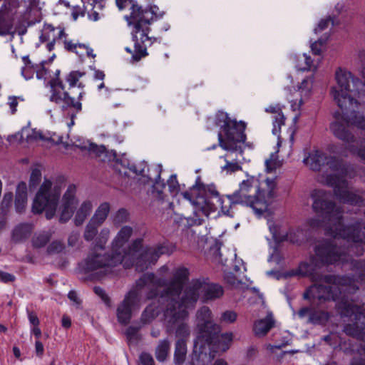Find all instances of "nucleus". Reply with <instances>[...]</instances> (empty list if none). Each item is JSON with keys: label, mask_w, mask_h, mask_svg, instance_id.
<instances>
[{"label": "nucleus", "mask_w": 365, "mask_h": 365, "mask_svg": "<svg viewBox=\"0 0 365 365\" xmlns=\"http://www.w3.org/2000/svg\"><path fill=\"white\" fill-rule=\"evenodd\" d=\"M312 209L317 216L309 220L312 227H322L333 238L326 240L316 245L315 255L309 262L299 264L295 272L290 275L319 277L317 269L323 266L344 264L349 262L352 255L361 256L364 252L365 222L356 220L350 224L343 223L344 210L333 200L330 191L317 189L311 194ZM365 215V210H364Z\"/></svg>", "instance_id": "f257e3e1"}, {"label": "nucleus", "mask_w": 365, "mask_h": 365, "mask_svg": "<svg viewBox=\"0 0 365 365\" xmlns=\"http://www.w3.org/2000/svg\"><path fill=\"white\" fill-rule=\"evenodd\" d=\"M351 269L355 275L335 276L331 274L314 277L316 283L310 286L304 294L306 299L319 301L333 300L341 317H348L354 320L344 327L346 335L365 338V308L356 304L352 299H348L347 294L354 293L359 289V282L365 281V259L349 258Z\"/></svg>", "instance_id": "f03ea898"}, {"label": "nucleus", "mask_w": 365, "mask_h": 365, "mask_svg": "<svg viewBox=\"0 0 365 365\" xmlns=\"http://www.w3.org/2000/svg\"><path fill=\"white\" fill-rule=\"evenodd\" d=\"M188 274L187 268L180 267L175 270L170 281L166 279V285L156 289L158 294L155 297L159 294L158 302L161 307L158 309L153 304L148 305L141 314L140 320L143 324L150 323L158 316L160 311L164 312L165 319L170 324L187 317L186 309L195 304L201 288V283L198 280L192 281L185 289L180 297L184 284L188 279Z\"/></svg>", "instance_id": "7ed1b4c3"}, {"label": "nucleus", "mask_w": 365, "mask_h": 365, "mask_svg": "<svg viewBox=\"0 0 365 365\" xmlns=\"http://www.w3.org/2000/svg\"><path fill=\"white\" fill-rule=\"evenodd\" d=\"M115 4L120 11L127 7L130 10V14L125 16V19L128 25L133 26L131 34L134 50L129 47L125 50L131 54V63L138 62L148 55V46L157 40L155 37L148 36L151 30L150 26L153 21L161 19L165 12L156 5L143 8L135 0H115Z\"/></svg>", "instance_id": "20e7f679"}, {"label": "nucleus", "mask_w": 365, "mask_h": 365, "mask_svg": "<svg viewBox=\"0 0 365 365\" xmlns=\"http://www.w3.org/2000/svg\"><path fill=\"white\" fill-rule=\"evenodd\" d=\"M133 232L131 227L123 226L111 242L110 251L119 255L125 268L135 265L137 271L143 272L155 264L161 255L170 253L169 247L165 244L143 248L142 238H137L130 245L128 244Z\"/></svg>", "instance_id": "39448f33"}, {"label": "nucleus", "mask_w": 365, "mask_h": 365, "mask_svg": "<svg viewBox=\"0 0 365 365\" xmlns=\"http://www.w3.org/2000/svg\"><path fill=\"white\" fill-rule=\"evenodd\" d=\"M264 187H259V181L254 177L243 180L239 190L227 195L232 204H242L250 207L255 214L261 216L267 211L268 206L276 197V178H267Z\"/></svg>", "instance_id": "423d86ee"}, {"label": "nucleus", "mask_w": 365, "mask_h": 365, "mask_svg": "<svg viewBox=\"0 0 365 365\" xmlns=\"http://www.w3.org/2000/svg\"><path fill=\"white\" fill-rule=\"evenodd\" d=\"M166 285V279L157 278L153 273L143 274L135 282V287L130 289L118 305L116 311L118 321L121 324H128L132 317V312L138 309L145 292V299L155 298L158 294V287Z\"/></svg>", "instance_id": "0eeeda50"}, {"label": "nucleus", "mask_w": 365, "mask_h": 365, "mask_svg": "<svg viewBox=\"0 0 365 365\" xmlns=\"http://www.w3.org/2000/svg\"><path fill=\"white\" fill-rule=\"evenodd\" d=\"M335 81L336 86L331 88L334 101L346 114L355 113L359 106L356 98L361 97L363 82L351 71L341 67L335 71Z\"/></svg>", "instance_id": "6e6552de"}, {"label": "nucleus", "mask_w": 365, "mask_h": 365, "mask_svg": "<svg viewBox=\"0 0 365 365\" xmlns=\"http://www.w3.org/2000/svg\"><path fill=\"white\" fill-rule=\"evenodd\" d=\"M215 121L222 129V132L218 133L220 147L225 150H235L237 155H241L243 153L242 145L246 140L245 123L232 120L227 113L222 111L215 115Z\"/></svg>", "instance_id": "1a4fd4ad"}, {"label": "nucleus", "mask_w": 365, "mask_h": 365, "mask_svg": "<svg viewBox=\"0 0 365 365\" xmlns=\"http://www.w3.org/2000/svg\"><path fill=\"white\" fill-rule=\"evenodd\" d=\"M123 264L118 255H114L111 251L92 247L86 257L80 262L78 269L81 273L89 274L90 272L100 270L103 275L110 272L112 267Z\"/></svg>", "instance_id": "9d476101"}, {"label": "nucleus", "mask_w": 365, "mask_h": 365, "mask_svg": "<svg viewBox=\"0 0 365 365\" xmlns=\"http://www.w3.org/2000/svg\"><path fill=\"white\" fill-rule=\"evenodd\" d=\"M60 195V187H53L52 182L45 179L34 199L32 212L40 214L45 211L46 219H52L55 216Z\"/></svg>", "instance_id": "9b49d317"}, {"label": "nucleus", "mask_w": 365, "mask_h": 365, "mask_svg": "<svg viewBox=\"0 0 365 365\" xmlns=\"http://www.w3.org/2000/svg\"><path fill=\"white\" fill-rule=\"evenodd\" d=\"M318 181L333 188L334 195L341 202L351 205L364 206L365 200L360 194L365 193L364 190L351 192L348 190L349 182L346 179L336 175L322 173L318 176Z\"/></svg>", "instance_id": "f8f14e48"}, {"label": "nucleus", "mask_w": 365, "mask_h": 365, "mask_svg": "<svg viewBox=\"0 0 365 365\" xmlns=\"http://www.w3.org/2000/svg\"><path fill=\"white\" fill-rule=\"evenodd\" d=\"M211 311L207 308V346L210 358L214 359L229 349L233 340L232 332L220 333V327L210 322Z\"/></svg>", "instance_id": "ddd939ff"}, {"label": "nucleus", "mask_w": 365, "mask_h": 365, "mask_svg": "<svg viewBox=\"0 0 365 365\" xmlns=\"http://www.w3.org/2000/svg\"><path fill=\"white\" fill-rule=\"evenodd\" d=\"M60 70L55 72V78L50 81L51 88V95L50 101L57 104L63 103L62 109L65 110L68 108L74 109L77 113L82 110L81 99L84 95V91H80L78 99L76 100L71 97L68 92L65 91V86L59 78Z\"/></svg>", "instance_id": "4468645a"}, {"label": "nucleus", "mask_w": 365, "mask_h": 365, "mask_svg": "<svg viewBox=\"0 0 365 365\" xmlns=\"http://www.w3.org/2000/svg\"><path fill=\"white\" fill-rule=\"evenodd\" d=\"M211 239L212 244L209 241L210 245L207 254V257H208L210 260L217 264L221 265L222 267H228L230 263L235 260L234 270L236 272H240L242 267L244 272L246 271L243 261L237 259V255L235 250L225 247H222V244L219 240Z\"/></svg>", "instance_id": "2eb2a0df"}, {"label": "nucleus", "mask_w": 365, "mask_h": 365, "mask_svg": "<svg viewBox=\"0 0 365 365\" xmlns=\"http://www.w3.org/2000/svg\"><path fill=\"white\" fill-rule=\"evenodd\" d=\"M205 309L201 308L197 313L196 337L194 340L191 363L192 365H205Z\"/></svg>", "instance_id": "dca6fc26"}, {"label": "nucleus", "mask_w": 365, "mask_h": 365, "mask_svg": "<svg viewBox=\"0 0 365 365\" xmlns=\"http://www.w3.org/2000/svg\"><path fill=\"white\" fill-rule=\"evenodd\" d=\"M303 163L314 171H321L325 166L333 172V170L340 167L341 162L339 158L328 155L321 150L314 149L309 151L304 158Z\"/></svg>", "instance_id": "f3484780"}, {"label": "nucleus", "mask_w": 365, "mask_h": 365, "mask_svg": "<svg viewBox=\"0 0 365 365\" xmlns=\"http://www.w3.org/2000/svg\"><path fill=\"white\" fill-rule=\"evenodd\" d=\"M181 195L194 206V214L197 217L194 219V225H201L203 219L200 217L205 215V190L194 185L190 190L183 192Z\"/></svg>", "instance_id": "a211bd4d"}, {"label": "nucleus", "mask_w": 365, "mask_h": 365, "mask_svg": "<svg viewBox=\"0 0 365 365\" xmlns=\"http://www.w3.org/2000/svg\"><path fill=\"white\" fill-rule=\"evenodd\" d=\"M16 3L12 1H5L0 7V36H6L14 34V25L16 14Z\"/></svg>", "instance_id": "6ab92c4d"}, {"label": "nucleus", "mask_w": 365, "mask_h": 365, "mask_svg": "<svg viewBox=\"0 0 365 365\" xmlns=\"http://www.w3.org/2000/svg\"><path fill=\"white\" fill-rule=\"evenodd\" d=\"M76 193V186L74 185H70L63 194L59 207L60 216L58 221L61 223L67 222L73 216L78 204Z\"/></svg>", "instance_id": "aec40b11"}, {"label": "nucleus", "mask_w": 365, "mask_h": 365, "mask_svg": "<svg viewBox=\"0 0 365 365\" xmlns=\"http://www.w3.org/2000/svg\"><path fill=\"white\" fill-rule=\"evenodd\" d=\"M350 336H351V335ZM352 337L358 339L359 341V344H353L351 340H349L348 342H341V338L336 334L334 333H331L330 334L325 336L324 337V340L333 347L339 346L340 349L346 354H351L356 351L361 356L363 355V353L365 354V337L364 339L357 338L353 336Z\"/></svg>", "instance_id": "412c9836"}, {"label": "nucleus", "mask_w": 365, "mask_h": 365, "mask_svg": "<svg viewBox=\"0 0 365 365\" xmlns=\"http://www.w3.org/2000/svg\"><path fill=\"white\" fill-rule=\"evenodd\" d=\"M91 150L95 153L98 156H101L102 154L106 153V155L108 156V160L115 161L117 163L121 164L123 167L128 168L130 171L137 175H145V170L148 169V165L145 163H140L138 165L133 164L130 165V163L128 160H119L117 158V153L115 150H111L110 152H108L105 146H101L98 148L97 145H91Z\"/></svg>", "instance_id": "4be33fe9"}, {"label": "nucleus", "mask_w": 365, "mask_h": 365, "mask_svg": "<svg viewBox=\"0 0 365 365\" xmlns=\"http://www.w3.org/2000/svg\"><path fill=\"white\" fill-rule=\"evenodd\" d=\"M268 226L273 240L277 242L289 241L293 244H300L304 240L302 230H290L289 232L282 230L281 227L272 221H268Z\"/></svg>", "instance_id": "5701e85b"}, {"label": "nucleus", "mask_w": 365, "mask_h": 365, "mask_svg": "<svg viewBox=\"0 0 365 365\" xmlns=\"http://www.w3.org/2000/svg\"><path fill=\"white\" fill-rule=\"evenodd\" d=\"M66 36L64 29L61 26L55 27L52 24H45L41 31L40 41L47 42L46 48L51 51L56 42H59Z\"/></svg>", "instance_id": "b1692460"}, {"label": "nucleus", "mask_w": 365, "mask_h": 365, "mask_svg": "<svg viewBox=\"0 0 365 365\" xmlns=\"http://www.w3.org/2000/svg\"><path fill=\"white\" fill-rule=\"evenodd\" d=\"M342 111V120L344 123L339 120H336L331 123L330 129L335 137L349 144V148L351 145L350 143L355 142V137L354 134L348 129V125H351V123H349L346 120V112L345 110ZM351 125H353L351 124Z\"/></svg>", "instance_id": "393cba45"}, {"label": "nucleus", "mask_w": 365, "mask_h": 365, "mask_svg": "<svg viewBox=\"0 0 365 365\" xmlns=\"http://www.w3.org/2000/svg\"><path fill=\"white\" fill-rule=\"evenodd\" d=\"M297 315L300 319L306 318L307 323L314 324H324L329 318L328 312L313 307H302L299 310Z\"/></svg>", "instance_id": "a878e982"}, {"label": "nucleus", "mask_w": 365, "mask_h": 365, "mask_svg": "<svg viewBox=\"0 0 365 365\" xmlns=\"http://www.w3.org/2000/svg\"><path fill=\"white\" fill-rule=\"evenodd\" d=\"M222 203V197L216 185L213 183L207 185V216L220 208L223 210Z\"/></svg>", "instance_id": "bb28decb"}, {"label": "nucleus", "mask_w": 365, "mask_h": 365, "mask_svg": "<svg viewBox=\"0 0 365 365\" xmlns=\"http://www.w3.org/2000/svg\"><path fill=\"white\" fill-rule=\"evenodd\" d=\"M274 319L272 312H268L266 317L257 320L253 327L255 335L261 337L265 336L274 327Z\"/></svg>", "instance_id": "cd10ccee"}, {"label": "nucleus", "mask_w": 365, "mask_h": 365, "mask_svg": "<svg viewBox=\"0 0 365 365\" xmlns=\"http://www.w3.org/2000/svg\"><path fill=\"white\" fill-rule=\"evenodd\" d=\"M227 153L225 155V165L221 167L222 172H226L227 174H231L236 171L242 170L240 165L239 158L242 156L236 154L235 150H227Z\"/></svg>", "instance_id": "c85d7f7f"}, {"label": "nucleus", "mask_w": 365, "mask_h": 365, "mask_svg": "<svg viewBox=\"0 0 365 365\" xmlns=\"http://www.w3.org/2000/svg\"><path fill=\"white\" fill-rule=\"evenodd\" d=\"M32 232V225L29 223H21L16 225L11 233V240L15 243L25 241Z\"/></svg>", "instance_id": "c756f323"}, {"label": "nucleus", "mask_w": 365, "mask_h": 365, "mask_svg": "<svg viewBox=\"0 0 365 365\" xmlns=\"http://www.w3.org/2000/svg\"><path fill=\"white\" fill-rule=\"evenodd\" d=\"M340 167L338 169L333 170V172H337L339 173V175L336 174V175L343 179H345V177L349 179H352L356 176H359V172L361 170L360 166L351 164H345L341 159H340ZM324 173H327L329 174L328 171H324ZM331 174L333 175L332 173Z\"/></svg>", "instance_id": "7c9ffc66"}, {"label": "nucleus", "mask_w": 365, "mask_h": 365, "mask_svg": "<svg viewBox=\"0 0 365 365\" xmlns=\"http://www.w3.org/2000/svg\"><path fill=\"white\" fill-rule=\"evenodd\" d=\"M267 113L275 114L273 120L272 133L278 135L280 132L281 125L284 124V116L281 112V108L278 105H271L265 108Z\"/></svg>", "instance_id": "2f4dec72"}, {"label": "nucleus", "mask_w": 365, "mask_h": 365, "mask_svg": "<svg viewBox=\"0 0 365 365\" xmlns=\"http://www.w3.org/2000/svg\"><path fill=\"white\" fill-rule=\"evenodd\" d=\"M93 210V203L90 200H86L81 203L76 210L73 222L76 226L83 225L86 219L90 215Z\"/></svg>", "instance_id": "473e14b6"}, {"label": "nucleus", "mask_w": 365, "mask_h": 365, "mask_svg": "<svg viewBox=\"0 0 365 365\" xmlns=\"http://www.w3.org/2000/svg\"><path fill=\"white\" fill-rule=\"evenodd\" d=\"M161 167L157 168L158 175L155 178V182L152 187V195L153 198L159 201H163L165 197V195L163 190L165 188L166 185L163 180H161L160 172Z\"/></svg>", "instance_id": "72a5a7b5"}, {"label": "nucleus", "mask_w": 365, "mask_h": 365, "mask_svg": "<svg viewBox=\"0 0 365 365\" xmlns=\"http://www.w3.org/2000/svg\"><path fill=\"white\" fill-rule=\"evenodd\" d=\"M224 293V288L220 284L207 282V302L219 299Z\"/></svg>", "instance_id": "f704fd0d"}, {"label": "nucleus", "mask_w": 365, "mask_h": 365, "mask_svg": "<svg viewBox=\"0 0 365 365\" xmlns=\"http://www.w3.org/2000/svg\"><path fill=\"white\" fill-rule=\"evenodd\" d=\"M110 209V207L108 202L101 203L96 209L94 215L90 220L96 223L97 225L101 226L106 220L109 214Z\"/></svg>", "instance_id": "c9c22d12"}, {"label": "nucleus", "mask_w": 365, "mask_h": 365, "mask_svg": "<svg viewBox=\"0 0 365 365\" xmlns=\"http://www.w3.org/2000/svg\"><path fill=\"white\" fill-rule=\"evenodd\" d=\"M187 345L185 339H179L175 343L174 353V363L175 365H182L186 357Z\"/></svg>", "instance_id": "e433bc0d"}, {"label": "nucleus", "mask_w": 365, "mask_h": 365, "mask_svg": "<svg viewBox=\"0 0 365 365\" xmlns=\"http://www.w3.org/2000/svg\"><path fill=\"white\" fill-rule=\"evenodd\" d=\"M170 348V343L168 339H165L159 341L158 345L155 348V355L156 359L160 362L166 360Z\"/></svg>", "instance_id": "4c0bfd02"}, {"label": "nucleus", "mask_w": 365, "mask_h": 365, "mask_svg": "<svg viewBox=\"0 0 365 365\" xmlns=\"http://www.w3.org/2000/svg\"><path fill=\"white\" fill-rule=\"evenodd\" d=\"M223 277L226 284L233 289L244 288L245 287V282H243L242 279L236 276L232 272H226L224 270Z\"/></svg>", "instance_id": "58836bf2"}, {"label": "nucleus", "mask_w": 365, "mask_h": 365, "mask_svg": "<svg viewBox=\"0 0 365 365\" xmlns=\"http://www.w3.org/2000/svg\"><path fill=\"white\" fill-rule=\"evenodd\" d=\"M106 5V0H93L92 8L88 11V18L94 21L100 19L99 11L103 9Z\"/></svg>", "instance_id": "ea45409f"}, {"label": "nucleus", "mask_w": 365, "mask_h": 365, "mask_svg": "<svg viewBox=\"0 0 365 365\" xmlns=\"http://www.w3.org/2000/svg\"><path fill=\"white\" fill-rule=\"evenodd\" d=\"M85 75V73L80 72L78 71H72L70 72L65 78L66 81L69 84L70 88H73L78 86V88H81V91H83V88L84 87V85L82 83L78 82L79 79Z\"/></svg>", "instance_id": "a19ab883"}, {"label": "nucleus", "mask_w": 365, "mask_h": 365, "mask_svg": "<svg viewBox=\"0 0 365 365\" xmlns=\"http://www.w3.org/2000/svg\"><path fill=\"white\" fill-rule=\"evenodd\" d=\"M51 237L50 232H43L35 235L32 239L33 246L37 248L44 247Z\"/></svg>", "instance_id": "79ce46f5"}, {"label": "nucleus", "mask_w": 365, "mask_h": 365, "mask_svg": "<svg viewBox=\"0 0 365 365\" xmlns=\"http://www.w3.org/2000/svg\"><path fill=\"white\" fill-rule=\"evenodd\" d=\"M100 225H97L93 222L89 220L88 223L86 226L83 233L85 240L87 242L93 240L98 234V229Z\"/></svg>", "instance_id": "37998d69"}, {"label": "nucleus", "mask_w": 365, "mask_h": 365, "mask_svg": "<svg viewBox=\"0 0 365 365\" xmlns=\"http://www.w3.org/2000/svg\"><path fill=\"white\" fill-rule=\"evenodd\" d=\"M110 236L109 228H103L98 236L96 238L93 247L106 250V245Z\"/></svg>", "instance_id": "c03bdc74"}, {"label": "nucleus", "mask_w": 365, "mask_h": 365, "mask_svg": "<svg viewBox=\"0 0 365 365\" xmlns=\"http://www.w3.org/2000/svg\"><path fill=\"white\" fill-rule=\"evenodd\" d=\"M129 220V213L124 208L119 209L113 216V222L115 225H120L128 222Z\"/></svg>", "instance_id": "a18cd8bd"}, {"label": "nucleus", "mask_w": 365, "mask_h": 365, "mask_svg": "<svg viewBox=\"0 0 365 365\" xmlns=\"http://www.w3.org/2000/svg\"><path fill=\"white\" fill-rule=\"evenodd\" d=\"M64 38H66V37ZM63 43L66 50L68 51L74 52L80 57L83 56V52L80 53L78 49L81 50V48H83V43H73L72 41H68L66 39H64Z\"/></svg>", "instance_id": "49530a36"}, {"label": "nucleus", "mask_w": 365, "mask_h": 365, "mask_svg": "<svg viewBox=\"0 0 365 365\" xmlns=\"http://www.w3.org/2000/svg\"><path fill=\"white\" fill-rule=\"evenodd\" d=\"M357 146L350 145L349 151L357 155L364 162H365V140L357 142Z\"/></svg>", "instance_id": "de8ad7c7"}, {"label": "nucleus", "mask_w": 365, "mask_h": 365, "mask_svg": "<svg viewBox=\"0 0 365 365\" xmlns=\"http://www.w3.org/2000/svg\"><path fill=\"white\" fill-rule=\"evenodd\" d=\"M13 201L12 192H6L4 195L1 203V211L4 216L6 215Z\"/></svg>", "instance_id": "09e8293b"}, {"label": "nucleus", "mask_w": 365, "mask_h": 365, "mask_svg": "<svg viewBox=\"0 0 365 365\" xmlns=\"http://www.w3.org/2000/svg\"><path fill=\"white\" fill-rule=\"evenodd\" d=\"M301 58L304 61V64L299 63L297 65V68L300 71H309L311 69H317V65L314 63V61L311 59L310 56H307L305 53L301 56Z\"/></svg>", "instance_id": "8fccbe9b"}, {"label": "nucleus", "mask_w": 365, "mask_h": 365, "mask_svg": "<svg viewBox=\"0 0 365 365\" xmlns=\"http://www.w3.org/2000/svg\"><path fill=\"white\" fill-rule=\"evenodd\" d=\"M266 170L272 172L280 166V162L278 160L277 153H272L269 159L265 160Z\"/></svg>", "instance_id": "3c124183"}, {"label": "nucleus", "mask_w": 365, "mask_h": 365, "mask_svg": "<svg viewBox=\"0 0 365 365\" xmlns=\"http://www.w3.org/2000/svg\"><path fill=\"white\" fill-rule=\"evenodd\" d=\"M64 248V244L61 241L55 240L48 245L47 252L48 254L60 253Z\"/></svg>", "instance_id": "603ef678"}, {"label": "nucleus", "mask_w": 365, "mask_h": 365, "mask_svg": "<svg viewBox=\"0 0 365 365\" xmlns=\"http://www.w3.org/2000/svg\"><path fill=\"white\" fill-rule=\"evenodd\" d=\"M41 180V172L39 169L35 168L32 170L30 180H29V186L30 187H36L40 181Z\"/></svg>", "instance_id": "864d4df0"}, {"label": "nucleus", "mask_w": 365, "mask_h": 365, "mask_svg": "<svg viewBox=\"0 0 365 365\" xmlns=\"http://www.w3.org/2000/svg\"><path fill=\"white\" fill-rule=\"evenodd\" d=\"M190 334L189 328L187 325L185 323H180L178 324L176 330H175V336L179 337L180 339H185L187 336H188Z\"/></svg>", "instance_id": "5fc2aeb1"}, {"label": "nucleus", "mask_w": 365, "mask_h": 365, "mask_svg": "<svg viewBox=\"0 0 365 365\" xmlns=\"http://www.w3.org/2000/svg\"><path fill=\"white\" fill-rule=\"evenodd\" d=\"M237 313L232 310H227L224 312L220 317L221 322H225V323H233L237 319Z\"/></svg>", "instance_id": "6e6d98bb"}, {"label": "nucleus", "mask_w": 365, "mask_h": 365, "mask_svg": "<svg viewBox=\"0 0 365 365\" xmlns=\"http://www.w3.org/2000/svg\"><path fill=\"white\" fill-rule=\"evenodd\" d=\"M94 292L98 295L108 307H110L111 302L110 297L106 292V291L101 287H95L93 288Z\"/></svg>", "instance_id": "4d7b16f0"}, {"label": "nucleus", "mask_w": 365, "mask_h": 365, "mask_svg": "<svg viewBox=\"0 0 365 365\" xmlns=\"http://www.w3.org/2000/svg\"><path fill=\"white\" fill-rule=\"evenodd\" d=\"M140 329L139 327H129L125 331V334L129 341L135 340L138 341L139 339L138 331Z\"/></svg>", "instance_id": "13d9d810"}, {"label": "nucleus", "mask_w": 365, "mask_h": 365, "mask_svg": "<svg viewBox=\"0 0 365 365\" xmlns=\"http://www.w3.org/2000/svg\"><path fill=\"white\" fill-rule=\"evenodd\" d=\"M168 186L169 191L172 195H175L178 192L179 184L175 175H172L170 177L168 180Z\"/></svg>", "instance_id": "bf43d9fd"}, {"label": "nucleus", "mask_w": 365, "mask_h": 365, "mask_svg": "<svg viewBox=\"0 0 365 365\" xmlns=\"http://www.w3.org/2000/svg\"><path fill=\"white\" fill-rule=\"evenodd\" d=\"M16 198L27 199V186L26 182H21L17 185L16 191Z\"/></svg>", "instance_id": "052dcab7"}, {"label": "nucleus", "mask_w": 365, "mask_h": 365, "mask_svg": "<svg viewBox=\"0 0 365 365\" xmlns=\"http://www.w3.org/2000/svg\"><path fill=\"white\" fill-rule=\"evenodd\" d=\"M312 88V82L309 79H304L301 84L298 87V90L300 91L301 95L307 96L310 91Z\"/></svg>", "instance_id": "680f3d73"}, {"label": "nucleus", "mask_w": 365, "mask_h": 365, "mask_svg": "<svg viewBox=\"0 0 365 365\" xmlns=\"http://www.w3.org/2000/svg\"><path fill=\"white\" fill-rule=\"evenodd\" d=\"M38 68V65L36 64V66L30 67V66H24L21 68V75L26 80H30L33 78L34 72L36 71Z\"/></svg>", "instance_id": "e2e57ef3"}, {"label": "nucleus", "mask_w": 365, "mask_h": 365, "mask_svg": "<svg viewBox=\"0 0 365 365\" xmlns=\"http://www.w3.org/2000/svg\"><path fill=\"white\" fill-rule=\"evenodd\" d=\"M326 40H327V38L326 39L319 38L317 41H316L312 43L311 49H312V53L314 55L319 56L321 53L322 46L325 43Z\"/></svg>", "instance_id": "0e129e2a"}, {"label": "nucleus", "mask_w": 365, "mask_h": 365, "mask_svg": "<svg viewBox=\"0 0 365 365\" xmlns=\"http://www.w3.org/2000/svg\"><path fill=\"white\" fill-rule=\"evenodd\" d=\"M18 99L24 101L22 98L16 97L14 96H9L8 98V105L9 106L12 114H14L16 111V107L18 106Z\"/></svg>", "instance_id": "69168bd1"}, {"label": "nucleus", "mask_w": 365, "mask_h": 365, "mask_svg": "<svg viewBox=\"0 0 365 365\" xmlns=\"http://www.w3.org/2000/svg\"><path fill=\"white\" fill-rule=\"evenodd\" d=\"M80 237V233L78 231H72L68 237V245L69 247H74L78 244Z\"/></svg>", "instance_id": "338daca9"}, {"label": "nucleus", "mask_w": 365, "mask_h": 365, "mask_svg": "<svg viewBox=\"0 0 365 365\" xmlns=\"http://www.w3.org/2000/svg\"><path fill=\"white\" fill-rule=\"evenodd\" d=\"M142 365H155L153 356L148 353H142L140 356Z\"/></svg>", "instance_id": "774afa93"}]
</instances>
